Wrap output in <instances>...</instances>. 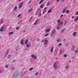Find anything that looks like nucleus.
I'll list each match as a JSON object with an SVG mask.
<instances>
[{"mask_svg": "<svg viewBox=\"0 0 78 78\" xmlns=\"http://www.w3.org/2000/svg\"><path fill=\"white\" fill-rule=\"evenodd\" d=\"M19 72L18 71H16L15 73H14L12 76L13 78H16L18 76Z\"/></svg>", "mask_w": 78, "mask_h": 78, "instance_id": "obj_1", "label": "nucleus"}, {"mask_svg": "<svg viewBox=\"0 0 78 78\" xmlns=\"http://www.w3.org/2000/svg\"><path fill=\"white\" fill-rule=\"evenodd\" d=\"M53 67H54V69H56V68H57V65L56 64V62L54 63Z\"/></svg>", "mask_w": 78, "mask_h": 78, "instance_id": "obj_2", "label": "nucleus"}, {"mask_svg": "<svg viewBox=\"0 0 78 78\" xmlns=\"http://www.w3.org/2000/svg\"><path fill=\"white\" fill-rule=\"evenodd\" d=\"M48 43V41H47V40H44V44L47 45Z\"/></svg>", "mask_w": 78, "mask_h": 78, "instance_id": "obj_3", "label": "nucleus"}, {"mask_svg": "<svg viewBox=\"0 0 78 78\" xmlns=\"http://www.w3.org/2000/svg\"><path fill=\"white\" fill-rule=\"evenodd\" d=\"M50 30V29H46L45 30V31L47 33H48V32H49Z\"/></svg>", "mask_w": 78, "mask_h": 78, "instance_id": "obj_4", "label": "nucleus"}, {"mask_svg": "<svg viewBox=\"0 0 78 78\" xmlns=\"http://www.w3.org/2000/svg\"><path fill=\"white\" fill-rule=\"evenodd\" d=\"M4 31V27H2L1 29H0V31L2 32V31Z\"/></svg>", "mask_w": 78, "mask_h": 78, "instance_id": "obj_5", "label": "nucleus"}, {"mask_svg": "<svg viewBox=\"0 0 78 78\" xmlns=\"http://www.w3.org/2000/svg\"><path fill=\"white\" fill-rule=\"evenodd\" d=\"M17 6H15L14 7V8L13 9V11H15L16 9H17Z\"/></svg>", "mask_w": 78, "mask_h": 78, "instance_id": "obj_6", "label": "nucleus"}, {"mask_svg": "<svg viewBox=\"0 0 78 78\" xmlns=\"http://www.w3.org/2000/svg\"><path fill=\"white\" fill-rule=\"evenodd\" d=\"M21 45H23V39L21 41Z\"/></svg>", "mask_w": 78, "mask_h": 78, "instance_id": "obj_7", "label": "nucleus"}, {"mask_svg": "<svg viewBox=\"0 0 78 78\" xmlns=\"http://www.w3.org/2000/svg\"><path fill=\"white\" fill-rule=\"evenodd\" d=\"M23 2H22V3H21L20 5V6L19 7V8H21V7H22V5H23Z\"/></svg>", "mask_w": 78, "mask_h": 78, "instance_id": "obj_8", "label": "nucleus"}, {"mask_svg": "<svg viewBox=\"0 0 78 78\" xmlns=\"http://www.w3.org/2000/svg\"><path fill=\"white\" fill-rule=\"evenodd\" d=\"M52 10L51 9L49 10L48 11V13H50V12H51Z\"/></svg>", "mask_w": 78, "mask_h": 78, "instance_id": "obj_9", "label": "nucleus"}, {"mask_svg": "<svg viewBox=\"0 0 78 78\" xmlns=\"http://www.w3.org/2000/svg\"><path fill=\"white\" fill-rule=\"evenodd\" d=\"M28 39H27L25 41V44H28Z\"/></svg>", "mask_w": 78, "mask_h": 78, "instance_id": "obj_10", "label": "nucleus"}, {"mask_svg": "<svg viewBox=\"0 0 78 78\" xmlns=\"http://www.w3.org/2000/svg\"><path fill=\"white\" fill-rule=\"evenodd\" d=\"M13 32H9V34H8L9 35H11V34H13Z\"/></svg>", "mask_w": 78, "mask_h": 78, "instance_id": "obj_11", "label": "nucleus"}, {"mask_svg": "<svg viewBox=\"0 0 78 78\" xmlns=\"http://www.w3.org/2000/svg\"><path fill=\"white\" fill-rule=\"evenodd\" d=\"M64 30H65V29H63L60 32V33H63V32H64Z\"/></svg>", "mask_w": 78, "mask_h": 78, "instance_id": "obj_12", "label": "nucleus"}, {"mask_svg": "<svg viewBox=\"0 0 78 78\" xmlns=\"http://www.w3.org/2000/svg\"><path fill=\"white\" fill-rule=\"evenodd\" d=\"M76 34V32H74L73 34V36H75Z\"/></svg>", "mask_w": 78, "mask_h": 78, "instance_id": "obj_13", "label": "nucleus"}, {"mask_svg": "<svg viewBox=\"0 0 78 78\" xmlns=\"http://www.w3.org/2000/svg\"><path fill=\"white\" fill-rule=\"evenodd\" d=\"M55 30H53L52 32V34H55Z\"/></svg>", "mask_w": 78, "mask_h": 78, "instance_id": "obj_14", "label": "nucleus"}, {"mask_svg": "<svg viewBox=\"0 0 78 78\" xmlns=\"http://www.w3.org/2000/svg\"><path fill=\"white\" fill-rule=\"evenodd\" d=\"M66 9H65L64 11L62 12V14H64L65 12H66Z\"/></svg>", "mask_w": 78, "mask_h": 78, "instance_id": "obj_15", "label": "nucleus"}, {"mask_svg": "<svg viewBox=\"0 0 78 78\" xmlns=\"http://www.w3.org/2000/svg\"><path fill=\"white\" fill-rule=\"evenodd\" d=\"M74 48H75V46H73V48L71 49V51H73V50H74Z\"/></svg>", "mask_w": 78, "mask_h": 78, "instance_id": "obj_16", "label": "nucleus"}, {"mask_svg": "<svg viewBox=\"0 0 78 78\" xmlns=\"http://www.w3.org/2000/svg\"><path fill=\"white\" fill-rule=\"evenodd\" d=\"M37 42H39L40 41V38H38L37 39Z\"/></svg>", "mask_w": 78, "mask_h": 78, "instance_id": "obj_17", "label": "nucleus"}, {"mask_svg": "<svg viewBox=\"0 0 78 78\" xmlns=\"http://www.w3.org/2000/svg\"><path fill=\"white\" fill-rule=\"evenodd\" d=\"M44 1V0H42L40 1V2H39V4H41V3H42V2H43Z\"/></svg>", "mask_w": 78, "mask_h": 78, "instance_id": "obj_18", "label": "nucleus"}, {"mask_svg": "<svg viewBox=\"0 0 78 78\" xmlns=\"http://www.w3.org/2000/svg\"><path fill=\"white\" fill-rule=\"evenodd\" d=\"M19 28H20V27H16V30H19Z\"/></svg>", "mask_w": 78, "mask_h": 78, "instance_id": "obj_19", "label": "nucleus"}, {"mask_svg": "<svg viewBox=\"0 0 78 78\" xmlns=\"http://www.w3.org/2000/svg\"><path fill=\"white\" fill-rule=\"evenodd\" d=\"M44 7V5H41L40 6V8H41V9L43 8V7Z\"/></svg>", "mask_w": 78, "mask_h": 78, "instance_id": "obj_20", "label": "nucleus"}, {"mask_svg": "<svg viewBox=\"0 0 78 78\" xmlns=\"http://www.w3.org/2000/svg\"><path fill=\"white\" fill-rule=\"evenodd\" d=\"M48 34H49V33H48V34H46L45 35V37H46V36H48Z\"/></svg>", "mask_w": 78, "mask_h": 78, "instance_id": "obj_21", "label": "nucleus"}, {"mask_svg": "<svg viewBox=\"0 0 78 78\" xmlns=\"http://www.w3.org/2000/svg\"><path fill=\"white\" fill-rule=\"evenodd\" d=\"M53 48H54L53 47L51 49V52H53Z\"/></svg>", "mask_w": 78, "mask_h": 78, "instance_id": "obj_22", "label": "nucleus"}, {"mask_svg": "<svg viewBox=\"0 0 78 78\" xmlns=\"http://www.w3.org/2000/svg\"><path fill=\"white\" fill-rule=\"evenodd\" d=\"M11 55H9L8 56V58L9 59V58H11Z\"/></svg>", "mask_w": 78, "mask_h": 78, "instance_id": "obj_23", "label": "nucleus"}, {"mask_svg": "<svg viewBox=\"0 0 78 78\" xmlns=\"http://www.w3.org/2000/svg\"><path fill=\"white\" fill-rule=\"evenodd\" d=\"M31 56L32 58H34L35 56H34V54H33L31 55Z\"/></svg>", "mask_w": 78, "mask_h": 78, "instance_id": "obj_24", "label": "nucleus"}, {"mask_svg": "<svg viewBox=\"0 0 78 78\" xmlns=\"http://www.w3.org/2000/svg\"><path fill=\"white\" fill-rule=\"evenodd\" d=\"M31 11H32V9H30L28 10V11L29 12H31Z\"/></svg>", "mask_w": 78, "mask_h": 78, "instance_id": "obj_25", "label": "nucleus"}, {"mask_svg": "<svg viewBox=\"0 0 78 78\" xmlns=\"http://www.w3.org/2000/svg\"><path fill=\"white\" fill-rule=\"evenodd\" d=\"M64 22H65L64 24V25H66V23H67V21H66V20H65V21H64Z\"/></svg>", "mask_w": 78, "mask_h": 78, "instance_id": "obj_26", "label": "nucleus"}, {"mask_svg": "<svg viewBox=\"0 0 78 78\" xmlns=\"http://www.w3.org/2000/svg\"><path fill=\"white\" fill-rule=\"evenodd\" d=\"M60 22H61V20H58L57 21V22L58 23H60Z\"/></svg>", "mask_w": 78, "mask_h": 78, "instance_id": "obj_27", "label": "nucleus"}, {"mask_svg": "<svg viewBox=\"0 0 78 78\" xmlns=\"http://www.w3.org/2000/svg\"><path fill=\"white\" fill-rule=\"evenodd\" d=\"M66 14H68V13H69V10H67L66 11Z\"/></svg>", "mask_w": 78, "mask_h": 78, "instance_id": "obj_28", "label": "nucleus"}, {"mask_svg": "<svg viewBox=\"0 0 78 78\" xmlns=\"http://www.w3.org/2000/svg\"><path fill=\"white\" fill-rule=\"evenodd\" d=\"M8 52H9V50H8L6 51V55H8Z\"/></svg>", "mask_w": 78, "mask_h": 78, "instance_id": "obj_29", "label": "nucleus"}, {"mask_svg": "<svg viewBox=\"0 0 78 78\" xmlns=\"http://www.w3.org/2000/svg\"><path fill=\"white\" fill-rule=\"evenodd\" d=\"M33 70V67H32L29 69V71H31Z\"/></svg>", "mask_w": 78, "mask_h": 78, "instance_id": "obj_30", "label": "nucleus"}, {"mask_svg": "<svg viewBox=\"0 0 78 78\" xmlns=\"http://www.w3.org/2000/svg\"><path fill=\"white\" fill-rule=\"evenodd\" d=\"M3 22H4V21L3 20L2 21H0V23H3Z\"/></svg>", "mask_w": 78, "mask_h": 78, "instance_id": "obj_31", "label": "nucleus"}, {"mask_svg": "<svg viewBox=\"0 0 78 78\" xmlns=\"http://www.w3.org/2000/svg\"><path fill=\"white\" fill-rule=\"evenodd\" d=\"M57 42H59L60 41V39H58V40H57Z\"/></svg>", "mask_w": 78, "mask_h": 78, "instance_id": "obj_32", "label": "nucleus"}, {"mask_svg": "<svg viewBox=\"0 0 78 78\" xmlns=\"http://www.w3.org/2000/svg\"><path fill=\"white\" fill-rule=\"evenodd\" d=\"M61 44H62L61 43H59V44H58V46H59V47H60V46H61Z\"/></svg>", "mask_w": 78, "mask_h": 78, "instance_id": "obj_33", "label": "nucleus"}, {"mask_svg": "<svg viewBox=\"0 0 78 78\" xmlns=\"http://www.w3.org/2000/svg\"><path fill=\"white\" fill-rule=\"evenodd\" d=\"M62 23H63V22H61V23L58 24V25H62Z\"/></svg>", "mask_w": 78, "mask_h": 78, "instance_id": "obj_34", "label": "nucleus"}, {"mask_svg": "<svg viewBox=\"0 0 78 78\" xmlns=\"http://www.w3.org/2000/svg\"><path fill=\"white\" fill-rule=\"evenodd\" d=\"M65 69H69V67L68 66H65Z\"/></svg>", "mask_w": 78, "mask_h": 78, "instance_id": "obj_35", "label": "nucleus"}, {"mask_svg": "<svg viewBox=\"0 0 78 78\" xmlns=\"http://www.w3.org/2000/svg\"><path fill=\"white\" fill-rule=\"evenodd\" d=\"M60 28V27H59V26H58L57 27V29L58 30H59V29Z\"/></svg>", "mask_w": 78, "mask_h": 78, "instance_id": "obj_36", "label": "nucleus"}, {"mask_svg": "<svg viewBox=\"0 0 78 78\" xmlns=\"http://www.w3.org/2000/svg\"><path fill=\"white\" fill-rule=\"evenodd\" d=\"M78 20L77 19H75L74 20V21H75V22H76L77 21H78Z\"/></svg>", "mask_w": 78, "mask_h": 78, "instance_id": "obj_37", "label": "nucleus"}, {"mask_svg": "<svg viewBox=\"0 0 78 78\" xmlns=\"http://www.w3.org/2000/svg\"><path fill=\"white\" fill-rule=\"evenodd\" d=\"M78 51V50H76L75 51V53H77Z\"/></svg>", "mask_w": 78, "mask_h": 78, "instance_id": "obj_38", "label": "nucleus"}, {"mask_svg": "<svg viewBox=\"0 0 78 78\" xmlns=\"http://www.w3.org/2000/svg\"><path fill=\"white\" fill-rule=\"evenodd\" d=\"M34 59H37V57H36V56H34Z\"/></svg>", "mask_w": 78, "mask_h": 78, "instance_id": "obj_39", "label": "nucleus"}, {"mask_svg": "<svg viewBox=\"0 0 78 78\" xmlns=\"http://www.w3.org/2000/svg\"><path fill=\"white\" fill-rule=\"evenodd\" d=\"M20 16H21V14H19L18 16V17H20Z\"/></svg>", "mask_w": 78, "mask_h": 78, "instance_id": "obj_40", "label": "nucleus"}, {"mask_svg": "<svg viewBox=\"0 0 78 78\" xmlns=\"http://www.w3.org/2000/svg\"><path fill=\"white\" fill-rule=\"evenodd\" d=\"M75 14L76 15H78V12H76Z\"/></svg>", "mask_w": 78, "mask_h": 78, "instance_id": "obj_41", "label": "nucleus"}, {"mask_svg": "<svg viewBox=\"0 0 78 78\" xmlns=\"http://www.w3.org/2000/svg\"><path fill=\"white\" fill-rule=\"evenodd\" d=\"M63 57H67V55H64L63 56Z\"/></svg>", "mask_w": 78, "mask_h": 78, "instance_id": "obj_42", "label": "nucleus"}, {"mask_svg": "<svg viewBox=\"0 0 78 78\" xmlns=\"http://www.w3.org/2000/svg\"><path fill=\"white\" fill-rule=\"evenodd\" d=\"M37 74H39V72H37V73L35 74V75H37Z\"/></svg>", "mask_w": 78, "mask_h": 78, "instance_id": "obj_43", "label": "nucleus"}, {"mask_svg": "<svg viewBox=\"0 0 78 78\" xmlns=\"http://www.w3.org/2000/svg\"><path fill=\"white\" fill-rule=\"evenodd\" d=\"M41 15H42V14H41V13H40L38 16H39V17H40V16H41Z\"/></svg>", "mask_w": 78, "mask_h": 78, "instance_id": "obj_44", "label": "nucleus"}, {"mask_svg": "<svg viewBox=\"0 0 78 78\" xmlns=\"http://www.w3.org/2000/svg\"><path fill=\"white\" fill-rule=\"evenodd\" d=\"M63 17V15H62L60 16V17Z\"/></svg>", "mask_w": 78, "mask_h": 78, "instance_id": "obj_45", "label": "nucleus"}, {"mask_svg": "<svg viewBox=\"0 0 78 78\" xmlns=\"http://www.w3.org/2000/svg\"><path fill=\"white\" fill-rule=\"evenodd\" d=\"M49 4L50 3H49V2H48L47 4V6H48V5H49Z\"/></svg>", "mask_w": 78, "mask_h": 78, "instance_id": "obj_46", "label": "nucleus"}, {"mask_svg": "<svg viewBox=\"0 0 78 78\" xmlns=\"http://www.w3.org/2000/svg\"><path fill=\"white\" fill-rule=\"evenodd\" d=\"M26 47H29V45H28V44H26Z\"/></svg>", "mask_w": 78, "mask_h": 78, "instance_id": "obj_47", "label": "nucleus"}, {"mask_svg": "<svg viewBox=\"0 0 78 78\" xmlns=\"http://www.w3.org/2000/svg\"><path fill=\"white\" fill-rule=\"evenodd\" d=\"M8 65H6V66H5V68H8Z\"/></svg>", "mask_w": 78, "mask_h": 78, "instance_id": "obj_48", "label": "nucleus"}, {"mask_svg": "<svg viewBox=\"0 0 78 78\" xmlns=\"http://www.w3.org/2000/svg\"><path fill=\"white\" fill-rule=\"evenodd\" d=\"M37 23V21H36L34 23V25H35L36 24V23Z\"/></svg>", "mask_w": 78, "mask_h": 78, "instance_id": "obj_49", "label": "nucleus"}, {"mask_svg": "<svg viewBox=\"0 0 78 78\" xmlns=\"http://www.w3.org/2000/svg\"><path fill=\"white\" fill-rule=\"evenodd\" d=\"M67 46H68V44H66V46L67 47Z\"/></svg>", "mask_w": 78, "mask_h": 78, "instance_id": "obj_50", "label": "nucleus"}, {"mask_svg": "<svg viewBox=\"0 0 78 78\" xmlns=\"http://www.w3.org/2000/svg\"><path fill=\"white\" fill-rule=\"evenodd\" d=\"M62 51H61L60 52V54H62Z\"/></svg>", "mask_w": 78, "mask_h": 78, "instance_id": "obj_51", "label": "nucleus"}, {"mask_svg": "<svg viewBox=\"0 0 78 78\" xmlns=\"http://www.w3.org/2000/svg\"><path fill=\"white\" fill-rule=\"evenodd\" d=\"M31 3V1H30L29 2V3Z\"/></svg>", "mask_w": 78, "mask_h": 78, "instance_id": "obj_52", "label": "nucleus"}, {"mask_svg": "<svg viewBox=\"0 0 78 78\" xmlns=\"http://www.w3.org/2000/svg\"><path fill=\"white\" fill-rule=\"evenodd\" d=\"M41 42H42V43H43V42H44V40H42Z\"/></svg>", "mask_w": 78, "mask_h": 78, "instance_id": "obj_53", "label": "nucleus"}, {"mask_svg": "<svg viewBox=\"0 0 78 78\" xmlns=\"http://www.w3.org/2000/svg\"><path fill=\"white\" fill-rule=\"evenodd\" d=\"M46 9H47V8H45L44 9V11H45V10H46Z\"/></svg>", "mask_w": 78, "mask_h": 78, "instance_id": "obj_54", "label": "nucleus"}, {"mask_svg": "<svg viewBox=\"0 0 78 78\" xmlns=\"http://www.w3.org/2000/svg\"><path fill=\"white\" fill-rule=\"evenodd\" d=\"M2 70L0 69V73H2Z\"/></svg>", "mask_w": 78, "mask_h": 78, "instance_id": "obj_55", "label": "nucleus"}, {"mask_svg": "<svg viewBox=\"0 0 78 78\" xmlns=\"http://www.w3.org/2000/svg\"><path fill=\"white\" fill-rule=\"evenodd\" d=\"M16 60H13L12 61V62H15V61H16Z\"/></svg>", "mask_w": 78, "mask_h": 78, "instance_id": "obj_56", "label": "nucleus"}, {"mask_svg": "<svg viewBox=\"0 0 78 78\" xmlns=\"http://www.w3.org/2000/svg\"><path fill=\"white\" fill-rule=\"evenodd\" d=\"M26 50H27V49L26 48H25L24 50V51H25Z\"/></svg>", "mask_w": 78, "mask_h": 78, "instance_id": "obj_57", "label": "nucleus"}, {"mask_svg": "<svg viewBox=\"0 0 78 78\" xmlns=\"http://www.w3.org/2000/svg\"><path fill=\"white\" fill-rule=\"evenodd\" d=\"M74 17V16H72V17H71V18H72V19H73V18Z\"/></svg>", "mask_w": 78, "mask_h": 78, "instance_id": "obj_58", "label": "nucleus"}, {"mask_svg": "<svg viewBox=\"0 0 78 78\" xmlns=\"http://www.w3.org/2000/svg\"><path fill=\"white\" fill-rule=\"evenodd\" d=\"M76 19H77V20H78V16L77 17V18Z\"/></svg>", "mask_w": 78, "mask_h": 78, "instance_id": "obj_59", "label": "nucleus"}, {"mask_svg": "<svg viewBox=\"0 0 78 78\" xmlns=\"http://www.w3.org/2000/svg\"><path fill=\"white\" fill-rule=\"evenodd\" d=\"M59 0H57V2H59Z\"/></svg>", "mask_w": 78, "mask_h": 78, "instance_id": "obj_60", "label": "nucleus"}, {"mask_svg": "<svg viewBox=\"0 0 78 78\" xmlns=\"http://www.w3.org/2000/svg\"><path fill=\"white\" fill-rule=\"evenodd\" d=\"M65 0H62V2H64Z\"/></svg>", "mask_w": 78, "mask_h": 78, "instance_id": "obj_61", "label": "nucleus"}, {"mask_svg": "<svg viewBox=\"0 0 78 78\" xmlns=\"http://www.w3.org/2000/svg\"><path fill=\"white\" fill-rule=\"evenodd\" d=\"M45 17H46V16H44V18H45Z\"/></svg>", "mask_w": 78, "mask_h": 78, "instance_id": "obj_62", "label": "nucleus"}, {"mask_svg": "<svg viewBox=\"0 0 78 78\" xmlns=\"http://www.w3.org/2000/svg\"><path fill=\"white\" fill-rule=\"evenodd\" d=\"M69 62H71V60H70V61H69Z\"/></svg>", "mask_w": 78, "mask_h": 78, "instance_id": "obj_63", "label": "nucleus"}, {"mask_svg": "<svg viewBox=\"0 0 78 78\" xmlns=\"http://www.w3.org/2000/svg\"><path fill=\"white\" fill-rule=\"evenodd\" d=\"M64 41H66V39H63Z\"/></svg>", "mask_w": 78, "mask_h": 78, "instance_id": "obj_64", "label": "nucleus"}]
</instances>
